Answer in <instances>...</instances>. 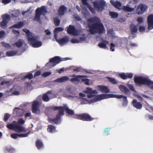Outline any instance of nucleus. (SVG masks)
Masks as SVG:
<instances>
[{"label":"nucleus","instance_id":"obj_18","mask_svg":"<svg viewBox=\"0 0 153 153\" xmlns=\"http://www.w3.org/2000/svg\"><path fill=\"white\" fill-rule=\"evenodd\" d=\"M14 131L18 133L25 132L26 131L24 127L16 123L15 126Z\"/></svg>","mask_w":153,"mask_h":153},{"label":"nucleus","instance_id":"obj_9","mask_svg":"<svg viewBox=\"0 0 153 153\" xmlns=\"http://www.w3.org/2000/svg\"><path fill=\"white\" fill-rule=\"evenodd\" d=\"M40 104L39 102L37 101H34L33 102L32 105V111L34 114H38L40 112L39 109Z\"/></svg>","mask_w":153,"mask_h":153},{"label":"nucleus","instance_id":"obj_43","mask_svg":"<svg viewBox=\"0 0 153 153\" xmlns=\"http://www.w3.org/2000/svg\"><path fill=\"white\" fill-rule=\"evenodd\" d=\"M107 78L108 79L109 81L111 83L114 84H117V82L114 78L109 77H108Z\"/></svg>","mask_w":153,"mask_h":153},{"label":"nucleus","instance_id":"obj_59","mask_svg":"<svg viewBox=\"0 0 153 153\" xmlns=\"http://www.w3.org/2000/svg\"><path fill=\"white\" fill-rule=\"evenodd\" d=\"M41 74V72L40 71H36L34 74V77H36L37 76L40 75Z\"/></svg>","mask_w":153,"mask_h":153},{"label":"nucleus","instance_id":"obj_6","mask_svg":"<svg viewBox=\"0 0 153 153\" xmlns=\"http://www.w3.org/2000/svg\"><path fill=\"white\" fill-rule=\"evenodd\" d=\"M74 115V118L76 119L84 121H90L94 120L95 119L87 113H83L79 114H75Z\"/></svg>","mask_w":153,"mask_h":153},{"label":"nucleus","instance_id":"obj_5","mask_svg":"<svg viewBox=\"0 0 153 153\" xmlns=\"http://www.w3.org/2000/svg\"><path fill=\"white\" fill-rule=\"evenodd\" d=\"M49 109L53 110L54 111L59 110V111H63V115L65 111L66 113L69 115H72L74 114V111L68 108L67 107H63L62 106H51L49 107Z\"/></svg>","mask_w":153,"mask_h":153},{"label":"nucleus","instance_id":"obj_27","mask_svg":"<svg viewBox=\"0 0 153 153\" xmlns=\"http://www.w3.org/2000/svg\"><path fill=\"white\" fill-rule=\"evenodd\" d=\"M68 38L66 36H65L62 39H60L57 41L59 44L63 45L68 42Z\"/></svg>","mask_w":153,"mask_h":153},{"label":"nucleus","instance_id":"obj_63","mask_svg":"<svg viewBox=\"0 0 153 153\" xmlns=\"http://www.w3.org/2000/svg\"><path fill=\"white\" fill-rule=\"evenodd\" d=\"M65 70L64 68H60V69H59L58 70H57V72L59 73V74H60L62 73V72H63Z\"/></svg>","mask_w":153,"mask_h":153},{"label":"nucleus","instance_id":"obj_51","mask_svg":"<svg viewBox=\"0 0 153 153\" xmlns=\"http://www.w3.org/2000/svg\"><path fill=\"white\" fill-rule=\"evenodd\" d=\"M110 51H114L115 50V45L113 43H111L110 44Z\"/></svg>","mask_w":153,"mask_h":153},{"label":"nucleus","instance_id":"obj_47","mask_svg":"<svg viewBox=\"0 0 153 153\" xmlns=\"http://www.w3.org/2000/svg\"><path fill=\"white\" fill-rule=\"evenodd\" d=\"M1 43L3 46L6 48H9L11 47L10 45L8 43H6L4 42H1Z\"/></svg>","mask_w":153,"mask_h":153},{"label":"nucleus","instance_id":"obj_57","mask_svg":"<svg viewBox=\"0 0 153 153\" xmlns=\"http://www.w3.org/2000/svg\"><path fill=\"white\" fill-rule=\"evenodd\" d=\"M104 132L106 135L109 134H110L109 128H106L104 131Z\"/></svg>","mask_w":153,"mask_h":153},{"label":"nucleus","instance_id":"obj_16","mask_svg":"<svg viewBox=\"0 0 153 153\" xmlns=\"http://www.w3.org/2000/svg\"><path fill=\"white\" fill-rule=\"evenodd\" d=\"M119 76L123 79L125 80L128 78L131 79L133 76V74L132 73H122L119 74Z\"/></svg>","mask_w":153,"mask_h":153},{"label":"nucleus","instance_id":"obj_15","mask_svg":"<svg viewBox=\"0 0 153 153\" xmlns=\"http://www.w3.org/2000/svg\"><path fill=\"white\" fill-rule=\"evenodd\" d=\"M148 28L150 30L153 28V14H150L147 17Z\"/></svg>","mask_w":153,"mask_h":153},{"label":"nucleus","instance_id":"obj_61","mask_svg":"<svg viewBox=\"0 0 153 153\" xmlns=\"http://www.w3.org/2000/svg\"><path fill=\"white\" fill-rule=\"evenodd\" d=\"M71 42L73 43H78L79 42V41L76 39H73L71 40Z\"/></svg>","mask_w":153,"mask_h":153},{"label":"nucleus","instance_id":"obj_44","mask_svg":"<svg viewBox=\"0 0 153 153\" xmlns=\"http://www.w3.org/2000/svg\"><path fill=\"white\" fill-rule=\"evenodd\" d=\"M54 22L55 26H57L59 25L60 23V20L57 18H54Z\"/></svg>","mask_w":153,"mask_h":153},{"label":"nucleus","instance_id":"obj_55","mask_svg":"<svg viewBox=\"0 0 153 153\" xmlns=\"http://www.w3.org/2000/svg\"><path fill=\"white\" fill-rule=\"evenodd\" d=\"M81 80L85 82V84L89 85V79H81Z\"/></svg>","mask_w":153,"mask_h":153},{"label":"nucleus","instance_id":"obj_4","mask_svg":"<svg viewBox=\"0 0 153 153\" xmlns=\"http://www.w3.org/2000/svg\"><path fill=\"white\" fill-rule=\"evenodd\" d=\"M47 12V10L44 6L40 7L37 8L35 11V16L34 20L39 22L41 21L40 16L41 15L45 14Z\"/></svg>","mask_w":153,"mask_h":153},{"label":"nucleus","instance_id":"obj_20","mask_svg":"<svg viewBox=\"0 0 153 153\" xmlns=\"http://www.w3.org/2000/svg\"><path fill=\"white\" fill-rule=\"evenodd\" d=\"M67 8L64 5L60 6L58 10V13L60 16L63 15L66 11Z\"/></svg>","mask_w":153,"mask_h":153},{"label":"nucleus","instance_id":"obj_35","mask_svg":"<svg viewBox=\"0 0 153 153\" xmlns=\"http://www.w3.org/2000/svg\"><path fill=\"white\" fill-rule=\"evenodd\" d=\"M5 150L10 153H13L15 152V149L11 146H6L4 148Z\"/></svg>","mask_w":153,"mask_h":153},{"label":"nucleus","instance_id":"obj_38","mask_svg":"<svg viewBox=\"0 0 153 153\" xmlns=\"http://www.w3.org/2000/svg\"><path fill=\"white\" fill-rule=\"evenodd\" d=\"M48 127L47 130L48 131L51 133H52L55 131L56 127L54 126L49 125Z\"/></svg>","mask_w":153,"mask_h":153},{"label":"nucleus","instance_id":"obj_14","mask_svg":"<svg viewBox=\"0 0 153 153\" xmlns=\"http://www.w3.org/2000/svg\"><path fill=\"white\" fill-rule=\"evenodd\" d=\"M62 61L60 57L56 56L51 59L49 61V62L52 63L53 66H54L56 64L59 63Z\"/></svg>","mask_w":153,"mask_h":153},{"label":"nucleus","instance_id":"obj_7","mask_svg":"<svg viewBox=\"0 0 153 153\" xmlns=\"http://www.w3.org/2000/svg\"><path fill=\"white\" fill-rule=\"evenodd\" d=\"M112 95H113L111 94H105L98 95L94 98L91 100V102L92 103L94 102H97L105 99L111 97H112Z\"/></svg>","mask_w":153,"mask_h":153},{"label":"nucleus","instance_id":"obj_41","mask_svg":"<svg viewBox=\"0 0 153 153\" xmlns=\"http://www.w3.org/2000/svg\"><path fill=\"white\" fill-rule=\"evenodd\" d=\"M15 125L16 124H14L13 123H11L7 124L6 125V127L9 129L13 130L14 131Z\"/></svg>","mask_w":153,"mask_h":153},{"label":"nucleus","instance_id":"obj_8","mask_svg":"<svg viewBox=\"0 0 153 153\" xmlns=\"http://www.w3.org/2000/svg\"><path fill=\"white\" fill-rule=\"evenodd\" d=\"M2 18L3 20L0 22L1 26L2 28H5L10 19V16L7 14H5L2 16Z\"/></svg>","mask_w":153,"mask_h":153},{"label":"nucleus","instance_id":"obj_2","mask_svg":"<svg viewBox=\"0 0 153 153\" xmlns=\"http://www.w3.org/2000/svg\"><path fill=\"white\" fill-rule=\"evenodd\" d=\"M83 5L86 6L90 11L92 13H95L96 10L98 12L102 11L105 9L106 6V3L104 0H97L92 3L94 8L90 6L87 2V0H81Z\"/></svg>","mask_w":153,"mask_h":153},{"label":"nucleus","instance_id":"obj_42","mask_svg":"<svg viewBox=\"0 0 153 153\" xmlns=\"http://www.w3.org/2000/svg\"><path fill=\"white\" fill-rule=\"evenodd\" d=\"M23 31L25 32L27 35V38L29 37L32 34H33L32 33L30 32L29 30L27 29H24L23 30Z\"/></svg>","mask_w":153,"mask_h":153},{"label":"nucleus","instance_id":"obj_23","mask_svg":"<svg viewBox=\"0 0 153 153\" xmlns=\"http://www.w3.org/2000/svg\"><path fill=\"white\" fill-rule=\"evenodd\" d=\"M119 88L121 91L124 93L125 94H128L130 93L129 90L125 86L123 85H120Z\"/></svg>","mask_w":153,"mask_h":153},{"label":"nucleus","instance_id":"obj_19","mask_svg":"<svg viewBox=\"0 0 153 153\" xmlns=\"http://www.w3.org/2000/svg\"><path fill=\"white\" fill-rule=\"evenodd\" d=\"M84 76L82 75H76L75 77L71 78L70 81L74 83H78L80 81V79H81V78L84 77Z\"/></svg>","mask_w":153,"mask_h":153},{"label":"nucleus","instance_id":"obj_53","mask_svg":"<svg viewBox=\"0 0 153 153\" xmlns=\"http://www.w3.org/2000/svg\"><path fill=\"white\" fill-rule=\"evenodd\" d=\"M51 74V73L50 72H45L42 74V76L44 77H46L50 75Z\"/></svg>","mask_w":153,"mask_h":153},{"label":"nucleus","instance_id":"obj_52","mask_svg":"<svg viewBox=\"0 0 153 153\" xmlns=\"http://www.w3.org/2000/svg\"><path fill=\"white\" fill-rule=\"evenodd\" d=\"M10 117V115L8 113H6L5 114L4 117V120L5 121H7L8 118Z\"/></svg>","mask_w":153,"mask_h":153},{"label":"nucleus","instance_id":"obj_17","mask_svg":"<svg viewBox=\"0 0 153 153\" xmlns=\"http://www.w3.org/2000/svg\"><path fill=\"white\" fill-rule=\"evenodd\" d=\"M27 39L29 44L32 45L33 43L36 42L39 39V37L37 36H33V34H32Z\"/></svg>","mask_w":153,"mask_h":153},{"label":"nucleus","instance_id":"obj_46","mask_svg":"<svg viewBox=\"0 0 153 153\" xmlns=\"http://www.w3.org/2000/svg\"><path fill=\"white\" fill-rule=\"evenodd\" d=\"M33 77V75L31 73H29L27 74L25 77V79H32Z\"/></svg>","mask_w":153,"mask_h":153},{"label":"nucleus","instance_id":"obj_22","mask_svg":"<svg viewBox=\"0 0 153 153\" xmlns=\"http://www.w3.org/2000/svg\"><path fill=\"white\" fill-rule=\"evenodd\" d=\"M69 79V78L66 76H64L62 77L59 78L54 81V82L61 83L68 81Z\"/></svg>","mask_w":153,"mask_h":153},{"label":"nucleus","instance_id":"obj_29","mask_svg":"<svg viewBox=\"0 0 153 153\" xmlns=\"http://www.w3.org/2000/svg\"><path fill=\"white\" fill-rule=\"evenodd\" d=\"M108 42L106 41H104L103 42H100L98 44V46L101 48L106 49L107 48V45H108Z\"/></svg>","mask_w":153,"mask_h":153},{"label":"nucleus","instance_id":"obj_33","mask_svg":"<svg viewBox=\"0 0 153 153\" xmlns=\"http://www.w3.org/2000/svg\"><path fill=\"white\" fill-rule=\"evenodd\" d=\"M42 44V42L39 41V39L31 45L33 48H39L41 47Z\"/></svg>","mask_w":153,"mask_h":153},{"label":"nucleus","instance_id":"obj_37","mask_svg":"<svg viewBox=\"0 0 153 153\" xmlns=\"http://www.w3.org/2000/svg\"><path fill=\"white\" fill-rule=\"evenodd\" d=\"M17 52L16 51H7L6 53V55L8 56H11L16 55Z\"/></svg>","mask_w":153,"mask_h":153},{"label":"nucleus","instance_id":"obj_64","mask_svg":"<svg viewBox=\"0 0 153 153\" xmlns=\"http://www.w3.org/2000/svg\"><path fill=\"white\" fill-rule=\"evenodd\" d=\"M10 82V81H3L1 83V85H3L4 84L8 85L9 84Z\"/></svg>","mask_w":153,"mask_h":153},{"label":"nucleus","instance_id":"obj_31","mask_svg":"<svg viewBox=\"0 0 153 153\" xmlns=\"http://www.w3.org/2000/svg\"><path fill=\"white\" fill-rule=\"evenodd\" d=\"M130 27L131 34H133L134 33H136L137 32V28L136 25L131 24L130 25Z\"/></svg>","mask_w":153,"mask_h":153},{"label":"nucleus","instance_id":"obj_26","mask_svg":"<svg viewBox=\"0 0 153 153\" xmlns=\"http://www.w3.org/2000/svg\"><path fill=\"white\" fill-rule=\"evenodd\" d=\"M100 90L102 93H108L110 92L109 89L106 86L100 85L99 86Z\"/></svg>","mask_w":153,"mask_h":153},{"label":"nucleus","instance_id":"obj_58","mask_svg":"<svg viewBox=\"0 0 153 153\" xmlns=\"http://www.w3.org/2000/svg\"><path fill=\"white\" fill-rule=\"evenodd\" d=\"M5 32L3 31H0V38H2L5 36Z\"/></svg>","mask_w":153,"mask_h":153},{"label":"nucleus","instance_id":"obj_34","mask_svg":"<svg viewBox=\"0 0 153 153\" xmlns=\"http://www.w3.org/2000/svg\"><path fill=\"white\" fill-rule=\"evenodd\" d=\"M64 30V29L62 27H56L54 30V36L55 38L56 37V33L62 31Z\"/></svg>","mask_w":153,"mask_h":153},{"label":"nucleus","instance_id":"obj_40","mask_svg":"<svg viewBox=\"0 0 153 153\" xmlns=\"http://www.w3.org/2000/svg\"><path fill=\"white\" fill-rule=\"evenodd\" d=\"M42 100L46 102H48L50 98L47 94H44L42 97Z\"/></svg>","mask_w":153,"mask_h":153},{"label":"nucleus","instance_id":"obj_62","mask_svg":"<svg viewBox=\"0 0 153 153\" xmlns=\"http://www.w3.org/2000/svg\"><path fill=\"white\" fill-rule=\"evenodd\" d=\"M139 30L140 32H143L145 30V28L144 26H141L139 27Z\"/></svg>","mask_w":153,"mask_h":153},{"label":"nucleus","instance_id":"obj_3","mask_svg":"<svg viewBox=\"0 0 153 153\" xmlns=\"http://www.w3.org/2000/svg\"><path fill=\"white\" fill-rule=\"evenodd\" d=\"M134 82L137 84L146 85L153 90V82L146 77L137 76L134 78Z\"/></svg>","mask_w":153,"mask_h":153},{"label":"nucleus","instance_id":"obj_56","mask_svg":"<svg viewBox=\"0 0 153 153\" xmlns=\"http://www.w3.org/2000/svg\"><path fill=\"white\" fill-rule=\"evenodd\" d=\"M11 0H2L1 2L4 4H8L11 2Z\"/></svg>","mask_w":153,"mask_h":153},{"label":"nucleus","instance_id":"obj_28","mask_svg":"<svg viewBox=\"0 0 153 153\" xmlns=\"http://www.w3.org/2000/svg\"><path fill=\"white\" fill-rule=\"evenodd\" d=\"M35 145L37 149H40L43 147V144L42 141L40 140H37L36 142Z\"/></svg>","mask_w":153,"mask_h":153},{"label":"nucleus","instance_id":"obj_49","mask_svg":"<svg viewBox=\"0 0 153 153\" xmlns=\"http://www.w3.org/2000/svg\"><path fill=\"white\" fill-rule=\"evenodd\" d=\"M28 117H30V119H32L31 113L30 112L28 111L25 114V117L26 118Z\"/></svg>","mask_w":153,"mask_h":153},{"label":"nucleus","instance_id":"obj_32","mask_svg":"<svg viewBox=\"0 0 153 153\" xmlns=\"http://www.w3.org/2000/svg\"><path fill=\"white\" fill-rule=\"evenodd\" d=\"M23 41L22 39H20L17 42L13 44V45H15L17 48H20L22 46Z\"/></svg>","mask_w":153,"mask_h":153},{"label":"nucleus","instance_id":"obj_10","mask_svg":"<svg viewBox=\"0 0 153 153\" xmlns=\"http://www.w3.org/2000/svg\"><path fill=\"white\" fill-rule=\"evenodd\" d=\"M63 111L59 110V111L56 115V117L55 118L49 119V122L55 124L58 123L61 120V117L63 115Z\"/></svg>","mask_w":153,"mask_h":153},{"label":"nucleus","instance_id":"obj_12","mask_svg":"<svg viewBox=\"0 0 153 153\" xmlns=\"http://www.w3.org/2000/svg\"><path fill=\"white\" fill-rule=\"evenodd\" d=\"M67 33L69 34H72L74 36H76L78 34L77 30L75 27L71 25H70L67 30Z\"/></svg>","mask_w":153,"mask_h":153},{"label":"nucleus","instance_id":"obj_11","mask_svg":"<svg viewBox=\"0 0 153 153\" xmlns=\"http://www.w3.org/2000/svg\"><path fill=\"white\" fill-rule=\"evenodd\" d=\"M147 9V7L146 5L143 4H140L137 7L136 12L138 14H141L144 13Z\"/></svg>","mask_w":153,"mask_h":153},{"label":"nucleus","instance_id":"obj_30","mask_svg":"<svg viewBox=\"0 0 153 153\" xmlns=\"http://www.w3.org/2000/svg\"><path fill=\"white\" fill-rule=\"evenodd\" d=\"M111 4L112 5L117 8H119V7L121 6V3L118 1H114L112 0L110 1Z\"/></svg>","mask_w":153,"mask_h":153},{"label":"nucleus","instance_id":"obj_36","mask_svg":"<svg viewBox=\"0 0 153 153\" xmlns=\"http://www.w3.org/2000/svg\"><path fill=\"white\" fill-rule=\"evenodd\" d=\"M109 14L112 18L114 19H117L118 16V14L114 12L109 11Z\"/></svg>","mask_w":153,"mask_h":153},{"label":"nucleus","instance_id":"obj_13","mask_svg":"<svg viewBox=\"0 0 153 153\" xmlns=\"http://www.w3.org/2000/svg\"><path fill=\"white\" fill-rule=\"evenodd\" d=\"M84 92L88 94H87V97L88 98L93 97L95 96L94 94H97V91L96 90H92V88H86Z\"/></svg>","mask_w":153,"mask_h":153},{"label":"nucleus","instance_id":"obj_25","mask_svg":"<svg viewBox=\"0 0 153 153\" xmlns=\"http://www.w3.org/2000/svg\"><path fill=\"white\" fill-rule=\"evenodd\" d=\"M121 9L126 12H131L134 11L135 8H131L129 6V5L127 4L126 6H123L121 8Z\"/></svg>","mask_w":153,"mask_h":153},{"label":"nucleus","instance_id":"obj_45","mask_svg":"<svg viewBox=\"0 0 153 153\" xmlns=\"http://www.w3.org/2000/svg\"><path fill=\"white\" fill-rule=\"evenodd\" d=\"M128 101L127 100V98L125 96L124 97L123 99V105L124 107H126L127 106L128 104Z\"/></svg>","mask_w":153,"mask_h":153},{"label":"nucleus","instance_id":"obj_24","mask_svg":"<svg viewBox=\"0 0 153 153\" xmlns=\"http://www.w3.org/2000/svg\"><path fill=\"white\" fill-rule=\"evenodd\" d=\"M24 25V22H19L17 23V24L13 25H12L10 28H16L18 29H20Z\"/></svg>","mask_w":153,"mask_h":153},{"label":"nucleus","instance_id":"obj_21","mask_svg":"<svg viewBox=\"0 0 153 153\" xmlns=\"http://www.w3.org/2000/svg\"><path fill=\"white\" fill-rule=\"evenodd\" d=\"M132 103L134 106L137 109H141L142 107V104L140 102H137V101L134 99L132 101Z\"/></svg>","mask_w":153,"mask_h":153},{"label":"nucleus","instance_id":"obj_39","mask_svg":"<svg viewBox=\"0 0 153 153\" xmlns=\"http://www.w3.org/2000/svg\"><path fill=\"white\" fill-rule=\"evenodd\" d=\"M91 100L89 101L87 99L85 98H82L80 100V104L81 105L86 104L87 103H92Z\"/></svg>","mask_w":153,"mask_h":153},{"label":"nucleus","instance_id":"obj_48","mask_svg":"<svg viewBox=\"0 0 153 153\" xmlns=\"http://www.w3.org/2000/svg\"><path fill=\"white\" fill-rule=\"evenodd\" d=\"M30 134V132H28L26 134H19V137H26L28 136Z\"/></svg>","mask_w":153,"mask_h":153},{"label":"nucleus","instance_id":"obj_50","mask_svg":"<svg viewBox=\"0 0 153 153\" xmlns=\"http://www.w3.org/2000/svg\"><path fill=\"white\" fill-rule=\"evenodd\" d=\"M25 122V120H24L20 118L18 120V122L16 123L21 125H23Z\"/></svg>","mask_w":153,"mask_h":153},{"label":"nucleus","instance_id":"obj_60","mask_svg":"<svg viewBox=\"0 0 153 153\" xmlns=\"http://www.w3.org/2000/svg\"><path fill=\"white\" fill-rule=\"evenodd\" d=\"M137 21L140 23H142L143 21V18L141 17H138L137 19Z\"/></svg>","mask_w":153,"mask_h":153},{"label":"nucleus","instance_id":"obj_1","mask_svg":"<svg viewBox=\"0 0 153 153\" xmlns=\"http://www.w3.org/2000/svg\"><path fill=\"white\" fill-rule=\"evenodd\" d=\"M87 21V26L89 28L88 31L91 34H102L105 32L104 26L98 17L94 16L89 18Z\"/></svg>","mask_w":153,"mask_h":153},{"label":"nucleus","instance_id":"obj_54","mask_svg":"<svg viewBox=\"0 0 153 153\" xmlns=\"http://www.w3.org/2000/svg\"><path fill=\"white\" fill-rule=\"evenodd\" d=\"M19 137V134L13 133L11 135V137L14 139H16L18 137Z\"/></svg>","mask_w":153,"mask_h":153}]
</instances>
